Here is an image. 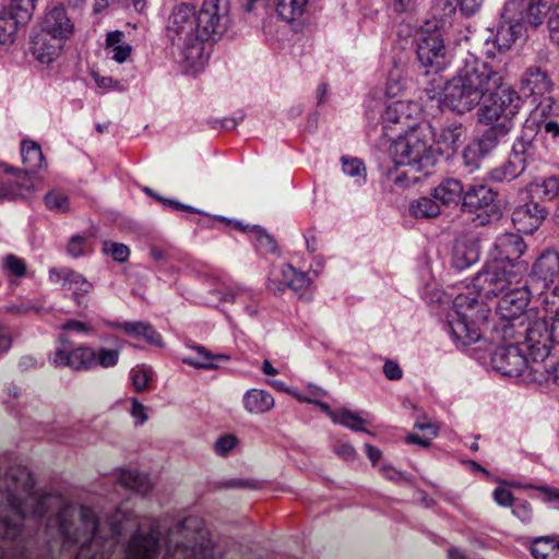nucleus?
<instances>
[{"mask_svg":"<svg viewBox=\"0 0 559 559\" xmlns=\"http://www.w3.org/2000/svg\"><path fill=\"white\" fill-rule=\"evenodd\" d=\"M508 345L498 346L491 354L492 368L506 377H521L525 372L531 381L536 382L532 370L533 356L516 341H509Z\"/></svg>","mask_w":559,"mask_h":559,"instance_id":"obj_13","label":"nucleus"},{"mask_svg":"<svg viewBox=\"0 0 559 559\" xmlns=\"http://www.w3.org/2000/svg\"><path fill=\"white\" fill-rule=\"evenodd\" d=\"M408 105L405 102L397 100L388 105L381 116L383 134L388 138L402 135L415 126H411V115L406 112Z\"/></svg>","mask_w":559,"mask_h":559,"instance_id":"obj_22","label":"nucleus"},{"mask_svg":"<svg viewBox=\"0 0 559 559\" xmlns=\"http://www.w3.org/2000/svg\"><path fill=\"white\" fill-rule=\"evenodd\" d=\"M510 155L520 160L525 169L539 158L537 129L534 126L523 127L520 135L513 142Z\"/></svg>","mask_w":559,"mask_h":559,"instance_id":"obj_23","label":"nucleus"},{"mask_svg":"<svg viewBox=\"0 0 559 559\" xmlns=\"http://www.w3.org/2000/svg\"><path fill=\"white\" fill-rule=\"evenodd\" d=\"M118 483L123 488L131 489L142 496L148 495L152 490L147 474L140 473L136 469H122L118 476Z\"/></svg>","mask_w":559,"mask_h":559,"instance_id":"obj_39","label":"nucleus"},{"mask_svg":"<svg viewBox=\"0 0 559 559\" xmlns=\"http://www.w3.org/2000/svg\"><path fill=\"white\" fill-rule=\"evenodd\" d=\"M166 554L174 559H215L214 545L202 531L195 533L193 542L179 543L174 548L168 545Z\"/></svg>","mask_w":559,"mask_h":559,"instance_id":"obj_21","label":"nucleus"},{"mask_svg":"<svg viewBox=\"0 0 559 559\" xmlns=\"http://www.w3.org/2000/svg\"><path fill=\"white\" fill-rule=\"evenodd\" d=\"M463 133V124L452 122L441 130L439 142H442L448 148L453 150L462 142Z\"/></svg>","mask_w":559,"mask_h":559,"instance_id":"obj_46","label":"nucleus"},{"mask_svg":"<svg viewBox=\"0 0 559 559\" xmlns=\"http://www.w3.org/2000/svg\"><path fill=\"white\" fill-rule=\"evenodd\" d=\"M237 443L238 439L234 435H224L216 440L214 450L218 455L226 456Z\"/></svg>","mask_w":559,"mask_h":559,"instance_id":"obj_57","label":"nucleus"},{"mask_svg":"<svg viewBox=\"0 0 559 559\" xmlns=\"http://www.w3.org/2000/svg\"><path fill=\"white\" fill-rule=\"evenodd\" d=\"M545 311L544 318L546 321H550L548 324V332L551 337V342L559 344V300L557 305H539Z\"/></svg>","mask_w":559,"mask_h":559,"instance_id":"obj_49","label":"nucleus"},{"mask_svg":"<svg viewBox=\"0 0 559 559\" xmlns=\"http://www.w3.org/2000/svg\"><path fill=\"white\" fill-rule=\"evenodd\" d=\"M461 211L474 215L475 226H487L502 216L497 191L483 183L466 187Z\"/></svg>","mask_w":559,"mask_h":559,"instance_id":"obj_12","label":"nucleus"},{"mask_svg":"<svg viewBox=\"0 0 559 559\" xmlns=\"http://www.w3.org/2000/svg\"><path fill=\"white\" fill-rule=\"evenodd\" d=\"M309 0H274L275 11L282 21L292 25L298 32V21L302 17Z\"/></svg>","mask_w":559,"mask_h":559,"instance_id":"obj_34","label":"nucleus"},{"mask_svg":"<svg viewBox=\"0 0 559 559\" xmlns=\"http://www.w3.org/2000/svg\"><path fill=\"white\" fill-rule=\"evenodd\" d=\"M195 352V356L183 357L182 362L185 365L194 367L197 369L215 370L218 368L216 361H228L229 356L224 354L214 355L207 348L202 345H195L192 347Z\"/></svg>","mask_w":559,"mask_h":559,"instance_id":"obj_36","label":"nucleus"},{"mask_svg":"<svg viewBox=\"0 0 559 559\" xmlns=\"http://www.w3.org/2000/svg\"><path fill=\"white\" fill-rule=\"evenodd\" d=\"M559 300V284L555 287H550L548 290H540L536 301L539 305H557Z\"/></svg>","mask_w":559,"mask_h":559,"instance_id":"obj_63","label":"nucleus"},{"mask_svg":"<svg viewBox=\"0 0 559 559\" xmlns=\"http://www.w3.org/2000/svg\"><path fill=\"white\" fill-rule=\"evenodd\" d=\"M337 425L344 426L353 431H366V420L359 416L358 413H354L346 407L340 408V416L336 420Z\"/></svg>","mask_w":559,"mask_h":559,"instance_id":"obj_47","label":"nucleus"},{"mask_svg":"<svg viewBox=\"0 0 559 559\" xmlns=\"http://www.w3.org/2000/svg\"><path fill=\"white\" fill-rule=\"evenodd\" d=\"M181 61L186 71L193 73L203 69L210 57V50L215 44V37H179Z\"/></svg>","mask_w":559,"mask_h":559,"instance_id":"obj_18","label":"nucleus"},{"mask_svg":"<svg viewBox=\"0 0 559 559\" xmlns=\"http://www.w3.org/2000/svg\"><path fill=\"white\" fill-rule=\"evenodd\" d=\"M415 428L425 432L424 436H418L416 433H409L406 436V443L408 444H417L423 448H428L431 444V440L437 437L438 429L431 423H416Z\"/></svg>","mask_w":559,"mask_h":559,"instance_id":"obj_45","label":"nucleus"},{"mask_svg":"<svg viewBox=\"0 0 559 559\" xmlns=\"http://www.w3.org/2000/svg\"><path fill=\"white\" fill-rule=\"evenodd\" d=\"M485 129L474 140L476 145L488 156L506 140L512 128L506 123H481Z\"/></svg>","mask_w":559,"mask_h":559,"instance_id":"obj_31","label":"nucleus"},{"mask_svg":"<svg viewBox=\"0 0 559 559\" xmlns=\"http://www.w3.org/2000/svg\"><path fill=\"white\" fill-rule=\"evenodd\" d=\"M85 240L86 239L80 235L72 236L67 246L68 254L72 258H80L84 255Z\"/></svg>","mask_w":559,"mask_h":559,"instance_id":"obj_61","label":"nucleus"},{"mask_svg":"<svg viewBox=\"0 0 559 559\" xmlns=\"http://www.w3.org/2000/svg\"><path fill=\"white\" fill-rule=\"evenodd\" d=\"M56 367H67L72 371H90L102 367L104 369L117 366V350L95 349L81 344L75 348H56L51 358Z\"/></svg>","mask_w":559,"mask_h":559,"instance_id":"obj_11","label":"nucleus"},{"mask_svg":"<svg viewBox=\"0 0 559 559\" xmlns=\"http://www.w3.org/2000/svg\"><path fill=\"white\" fill-rule=\"evenodd\" d=\"M160 532L151 526L147 532L135 530L124 548V559H157L160 554Z\"/></svg>","mask_w":559,"mask_h":559,"instance_id":"obj_16","label":"nucleus"},{"mask_svg":"<svg viewBox=\"0 0 559 559\" xmlns=\"http://www.w3.org/2000/svg\"><path fill=\"white\" fill-rule=\"evenodd\" d=\"M417 58L425 69L424 75L433 78L429 81L436 84L441 80L439 73L450 63L451 55L447 48L443 37H420L416 48Z\"/></svg>","mask_w":559,"mask_h":559,"instance_id":"obj_14","label":"nucleus"},{"mask_svg":"<svg viewBox=\"0 0 559 559\" xmlns=\"http://www.w3.org/2000/svg\"><path fill=\"white\" fill-rule=\"evenodd\" d=\"M411 216L416 219H431L440 216L443 212L441 205L433 197H419L409 203Z\"/></svg>","mask_w":559,"mask_h":559,"instance_id":"obj_38","label":"nucleus"},{"mask_svg":"<svg viewBox=\"0 0 559 559\" xmlns=\"http://www.w3.org/2000/svg\"><path fill=\"white\" fill-rule=\"evenodd\" d=\"M0 167L3 169V173L8 175H12L16 178V182H12L14 185L15 191L17 193L20 189H26L29 190L32 188L31 185L26 182V178L28 176V173L24 169L16 168L14 166H10L5 163L1 164Z\"/></svg>","mask_w":559,"mask_h":559,"instance_id":"obj_55","label":"nucleus"},{"mask_svg":"<svg viewBox=\"0 0 559 559\" xmlns=\"http://www.w3.org/2000/svg\"><path fill=\"white\" fill-rule=\"evenodd\" d=\"M105 50L116 62L123 63L131 56L132 46L122 40V37H106Z\"/></svg>","mask_w":559,"mask_h":559,"instance_id":"obj_43","label":"nucleus"},{"mask_svg":"<svg viewBox=\"0 0 559 559\" xmlns=\"http://www.w3.org/2000/svg\"><path fill=\"white\" fill-rule=\"evenodd\" d=\"M392 154L393 166L385 173L388 181L408 188L428 177L437 163L430 126L417 124L397 135Z\"/></svg>","mask_w":559,"mask_h":559,"instance_id":"obj_3","label":"nucleus"},{"mask_svg":"<svg viewBox=\"0 0 559 559\" xmlns=\"http://www.w3.org/2000/svg\"><path fill=\"white\" fill-rule=\"evenodd\" d=\"M511 507L513 515L521 520V522L528 523L533 519V509L528 501L515 500Z\"/></svg>","mask_w":559,"mask_h":559,"instance_id":"obj_56","label":"nucleus"},{"mask_svg":"<svg viewBox=\"0 0 559 559\" xmlns=\"http://www.w3.org/2000/svg\"><path fill=\"white\" fill-rule=\"evenodd\" d=\"M275 401L271 393L261 389H250L242 396V406L249 414L262 415L274 407Z\"/></svg>","mask_w":559,"mask_h":559,"instance_id":"obj_33","label":"nucleus"},{"mask_svg":"<svg viewBox=\"0 0 559 559\" xmlns=\"http://www.w3.org/2000/svg\"><path fill=\"white\" fill-rule=\"evenodd\" d=\"M510 341H516L533 356L532 370L537 384L559 386V358L550 353L547 345L551 337L545 318L533 322L521 321L515 326V337Z\"/></svg>","mask_w":559,"mask_h":559,"instance_id":"obj_6","label":"nucleus"},{"mask_svg":"<svg viewBox=\"0 0 559 559\" xmlns=\"http://www.w3.org/2000/svg\"><path fill=\"white\" fill-rule=\"evenodd\" d=\"M91 76L93 78L96 86L103 92H124L127 90L126 85L121 81L115 80L111 76H103L96 71H92Z\"/></svg>","mask_w":559,"mask_h":559,"instance_id":"obj_52","label":"nucleus"},{"mask_svg":"<svg viewBox=\"0 0 559 559\" xmlns=\"http://www.w3.org/2000/svg\"><path fill=\"white\" fill-rule=\"evenodd\" d=\"M66 37H31L29 50L43 64H49L60 56Z\"/></svg>","mask_w":559,"mask_h":559,"instance_id":"obj_28","label":"nucleus"},{"mask_svg":"<svg viewBox=\"0 0 559 559\" xmlns=\"http://www.w3.org/2000/svg\"><path fill=\"white\" fill-rule=\"evenodd\" d=\"M21 156L26 171L35 173L43 167L45 163L41 147L38 143L31 140H23L21 143Z\"/></svg>","mask_w":559,"mask_h":559,"instance_id":"obj_40","label":"nucleus"},{"mask_svg":"<svg viewBox=\"0 0 559 559\" xmlns=\"http://www.w3.org/2000/svg\"><path fill=\"white\" fill-rule=\"evenodd\" d=\"M548 209L534 200L516 206L512 212V223L519 233L534 234L548 216Z\"/></svg>","mask_w":559,"mask_h":559,"instance_id":"obj_20","label":"nucleus"},{"mask_svg":"<svg viewBox=\"0 0 559 559\" xmlns=\"http://www.w3.org/2000/svg\"><path fill=\"white\" fill-rule=\"evenodd\" d=\"M102 251L118 263L127 262L130 257V248L127 245L110 240L103 241Z\"/></svg>","mask_w":559,"mask_h":559,"instance_id":"obj_48","label":"nucleus"},{"mask_svg":"<svg viewBox=\"0 0 559 559\" xmlns=\"http://www.w3.org/2000/svg\"><path fill=\"white\" fill-rule=\"evenodd\" d=\"M31 17L32 12L11 1L8 8L0 11V35H16Z\"/></svg>","mask_w":559,"mask_h":559,"instance_id":"obj_29","label":"nucleus"},{"mask_svg":"<svg viewBox=\"0 0 559 559\" xmlns=\"http://www.w3.org/2000/svg\"><path fill=\"white\" fill-rule=\"evenodd\" d=\"M233 225V228L245 233H250L253 236V246L259 254H277L278 246L276 240L266 233V230L259 225H243L242 223L235 221L228 222Z\"/></svg>","mask_w":559,"mask_h":559,"instance_id":"obj_30","label":"nucleus"},{"mask_svg":"<svg viewBox=\"0 0 559 559\" xmlns=\"http://www.w3.org/2000/svg\"><path fill=\"white\" fill-rule=\"evenodd\" d=\"M483 104L478 108L477 116L479 123H506L513 128L512 119L519 112L523 100L519 93L502 84V80L497 87L487 92Z\"/></svg>","mask_w":559,"mask_h":559,"instance_id":"obj_10","label":"nucleus"},{"mask_svg":"<svg viewBox=\"0 0 559 559\" xmlns=\"http://www.w3.org/2000/svg\"><path fill=\"white\" fill-rule=\"evenodd\" d=\"M3 267L11 275L19 277V278L24 277L27 272V266H26L25 261L22 258L15 255V254H12V253L8 254L4 258Z\"/></svg>","mask_w":559,"mask_h":559,"instance_id":"obj_53","label":"nucleus"},{"mask_svg":"<svg viewBox=\"0 0 559 559\" xmlns=\"http://www.w3.org/2000/svg\"><path fill=\"white\" fill-rule=\"evenodd\" d=\"M487 155L473 141L462 152V165L467 174H473L480 168L481 162Z\"/></svg>","mask_w":559,"mask_h":559,"instance_id":"obj_44","label":"nucleus"},{"mask_svg":"<svg viewBox=\"0 0 559 559\" xmlns=\"http://www.w3.org/2000/svg\"><path fill=\"white\" fill-rule=\"evenodd\" d=\"M130 377L134 391L141 393L148 389V383L152 381V373L148 369L136 367L130 371Z\"/></svg>","mask_w":559,"mask_h":559,"instance_id":"obj_51","label":"nucleus"},{"mask_svg":"<svg viewBox=\"0 0 559 559\" xmlns=\"http://www.w3.org/2000/svg\"><path fill=\"white\" fill-rule=\"evenodd\" d=\"M528 277L540 284L542 290H548L559 278V251L552 247L543 249L532 263Z\"/></svg>","mask_w":559,"mask_h":559,"instance_id":"obj_17","label":"nucleus"},{"mask_svg":"<svg viewBox=\"0 0 559 559\" xmlns=\"http://www.w3.org/2000/svg\"><path fill=\"white\" fill-rule=\"evenodd\" d=\"M532 299V292L526 283L511 286L500 296L496 314L498 321L491 326V341H508L515 337V326L525 320V311Z\"/></svg>","mask_w":559,"mask_h":559,"instance_id":"obj_8","label":"nucleus"},{"mask_svg":"<svg viewBox=\"0 0 559 559\" xmlns=\"http://www.w3.org/2000/svg\"><path fill=\"white\" fill-rule=\"evenodd\" d=\"M524 171L523 164L510 155L507 162L489 171V179L493 182H510Z\"/></svg>","mask_w":559,"mask_h":559,"instance_id":"obj_41","label":"nucleus"},{"mask_svg":"<svg viewBox=\"0 0 559 559\" xmlns=\"http://www.w3.org/2000/svg\"><path fill=\"white\" fill-rule=\"evenodd\" d=\"M501 80V74L486 61L472 57L456 76L445 83L438 80L437 88L433 85L427 92L433 93L430 97L439 95L442 108L462 115L479 105L487 92L497 87Z\"/></svg>","mask_w":559,"mask_h":559,"instance_id":"obj_4","label":"nucleus"},{"mask_svg":"<svg viewBox=\"0 0 559 559\" xmlns=\"http://www.w3.org/2000/svg\"><path fill=\"white\" fill-rule=\"evenodd\" d=\"M516 38L518 37H487L483 46V52L487 58L495 59L509 51Z\"/></svg>","mask_w":559,"mask_h":559,"instance_id":"obj_42","label":"nucleus"},{"mask_svg":"<svg viewBox=\"0 0 559 559\" xmlns=\"http://www.w3.org/2000/svg\"><path fill=\"white\" fill-rule=\"evenodd\" d=\"M99 341L109 347H103L105 350H117V364L119 362L124 341L111 333H103L98 336Z\"/></svg>","mask_w":559,"mask_h":559,"instance_id":"obj_58","label":"nucleus"},{"mask_svg":"<svg viewBox=\"0 0 559 559\" xmlns=\"http://www.w3.org/2000/svg\"><path fill=\"white\" fill-rule=\"evenodd\" d=\"M103 324L110 329L122 330L128 336H141L150 345H154L156 347H164L163 337L160 333L157 332L156 329L147 322L132 321L121 323L112 320H103Z\"/></svg>","mask_w":559,"mask_h":559,"instance_id":"obj_27","label":"nucleus"},{"mask_svg":"<svg viewBox=\"0 0 559 559\" xmlns=\"http://www.w3.org/2000/svg\"><path fill=\"white\" fill-rule=\"evenodd\" d=\"M342 164V169L344 174L350 177L360 176V174L365 171V166L362 162L358 158L343 156Z\"/></svg>","mask_w":559,"mask_h":559,"instance_id":"obj_60","label":"nucleus"},{"mask_svg":"<svg viewBox=\"0 0 559 559\" xmlns=\"http://www.w3.org/2000/svg\"><path fill=\"white\" fill-rule=\"evenodd\" d=\"M534 192L543 201L555 202L554 221L559 226V174L545 177L536 182Z\"/></svg>","mask_w":559,"mask_h":559,"instance_id":"obj_35","label":"nucleus"},{"mask_svg":"<svg viewBox=\"0 0 559 559\" xmlns=\"http://www.w3.org/2000/svg\"><path fill=\"white\" fill-rule=\"evenodd\" d=\"M492 495L496 503L501 507H511L515 501L513 493L502 487H497Z\"/></svg>","mask_w":559,"mask_h":559,"instance_id":"obj_64","label":"nucleus"},{"mask_svg":"<svg viewBox=\"0 0 559 559\" xmlns=\"http://www.w3.org/2000/svg\"><path fill=\"white\" fill-rule=\"evenodd\" d=\"M44 203L48 210L60 213L68 212L70 207L69 198L56 191L47 192L44 197Z\"/></svg>","mask_w":559,"mask_h":559,"instance_id":"obj_50","label":"nucleus"},{"mask_svg":"<svg viewBox=\"0 0 559 559\" xmlns=\"http://www.w3.org/2000/svg\"><path fill=\"white\" fill-rule=\"evenodd\" d=\"M131 512L119 506L108 518L109 537L99 535V522L95 512L85 506L80 509V524L74 527L73 511L61 508L55 516L48 519V525H56L59 536L64 545L81 544L74 559H109L116 544L126 530V522Z\"/></svg>","mask_w":559,"mask_h":559,"instance_id":"obj_2","label":"nucleus"},{"mask_svg":"<svg viewBox=\"0 0 559 559\" xmlns=\"http://www.w3.org/2000/svg\"><path fill=\"white\" fill-rule=\"evenodd\" d=\"M41 31L46 35H72L74 23L62 3L52 7L45 13Z\"/></svg>","mask_w":559,"mask_h":559,"instance_id":"obj_26","label":"nucleus"},{"mask_svg":"<svg viewBox=\"0 0 559 559\" xmlns=\"http://www.w3.org/2000/svg\"><path fill=\"white\" fill-rule=\"evenodd\" d=\"M49 281L51 283L62 281V286L72 292L74 302L79 307H87L88 295L93 290V284L81 273L69 267H51L49 270Z\"/></svg>","mask_w":559,"mask_h":559,"instance_id":"obj_19","label":"nucleus"},{"mask_svg":"<svg viewBox=\"0 0 559 559\" xmlns=\"http://www.w3.org/2000/svg\"><path fill=\"white\" fill-rule=\"evenodd\" d=\"M552 2L554 0H530L525 10L521 11L515 0L506 2L496 35H501L504 31L512 36L522 35L523 32H538Z\"/></svg>","mask_w":559,"mask_h":559,"instance_id":"obj_9","label":"nucleus"},{"mask_svg":"<svg viewBox=\"0 0 559 559\" xmlns=\"http://www.w3.org/2000/svg\"><path fill=\"white\" fill-rule=\"evenodd\" d=\"M466 187L462 181L456 178H443L430 192L441 209H455L460 206L462 210V202L464 201Z\"/></svg>","mask_w":559,"mask_h":559,"instance_id":"obj_24","label":"nucleus"},{"mask_svg":"<svg viewBox=\"0 0 559 559\" xmlns=\"http://www.w3.org/2000/svg\"><path fill=\"white\" fill-rule=\"evenodd\" d=\"M523 281L522 270H511L499 261H487L472 280V286L459 294L447 313L443 329L456 346L466 347L481 340L489 328L490 308L483 299L498 298Z\"/></svg>","mask_w":559,"mask_h":559,"instance_id":"obj_1","label":"nucleus"},{"mask_svg":"<svg viewBox=\"0 0 559 559\" xmlns=\"http://www.w3.org/2000/svg\"><path fill=\"white\" fill-rule=\"evenodd\" d=\"M272 0H241L240 4L246 13L259 15L265 13Z\"/></svg>","mask_w":559,"mask_h":559,"instance_id":"obj_59","label":"nucleus"},{"mask_svg":"<svg viewBox=\"0 0 559 559\" xmlns=\"http://www.w3.org/2000/svg\"><path fill=\"white\" fill-rule=\"evenodd\" d=\"M480 258L479 242L475 239H456L451 254V264L457 271H464L478 262Z\"/></svg>","mask_w":559,"mask_h":559,"instance_id":"obj_25","label":"nucleus"},{"mask_svg":"<svg viewBox=\"0 0 559 559\" xmlns=\"http://www.w3.org/2000/svg\"><path fill=\"white\" fill-rule=\"evenodd\" d=\"M229 22L222 0H203L199 12L193 4L181 2L173 8L166 28L175 35H225Z\"/></svg>","mask_w":559,"mask_h":559,"instance_id":"obj_5","label":"nucleus"},{"mask_svg":"<svg viewBox=\"0 0 559 559\" xmlns=\"http://www.w3.org/2000/svg\"><path fill=\"white\" fill-rule=\"evenodd\" d=\"M448 25H450V22L443 17H433L432 20H427L420 26V35H443L449 32Z\"/></svg>","mask_w":559,"mask_h":559,"instance_id":"obj_54","label":"nucleus"},{"mask_svg":"<svg viewBox=\"0 0 559 559\" xmlns=\"http://www.w3.org/2000/svg\"><path fill=\"white\" fill-rule=\"evenodd\" d=\"M526 250L527 245L521 235L504 233L495 239L490 250V261H499L511 270H522L523 274L527 263L520 259Z\"/></svg>","mask_w":559,"mask_h":559,"instance_id":"obj_15","label":"nucleus"},{"mask_svg":"<svg viewBox=\"0 0 559 559\" xmlns=\"http://www.w3.org/2000/svg\"><path fill=\"white\" fill-rule=\"evenodd\" d=\"M48 499V495L21 498L11 490H0V539L16 540L25 519L41 521L49 511Z\"/></svg>","mask_w":559,"mask_h":559,"instance_id":"obj_7","label":"nucleus"},{"mask_svg":"<svg viewBox=\"0 0 559 559\" xmlns=\"http://www.w3.org/2000/svg\"><path fill=\"white\" fill-rule=\"evenodd\" d=\"M521 88L524 93L542 96L549 93L552 88V82L548 74L538 67L526 69L521 79Z\"/></svg>","mask_w":559,"mask_h":559,"instance_id":"obj_32","label":"nucleus"},{"mask_svg":"<svg viewBox=\"0 0 559 559\" xmlns=\"http://www.w3.org/2000/svg\"><path fill=\"white\" fill-rule=\"evenodd\" d=\"M62 332H76V333H83V334H91L93 333V328L82 321L70 319L67 320L61 325Z\"/></svg>","mask_w":559,"mask_h":559,"instance_id":"obj_62","label":"nucleus"},{"mask_svg":"<svg viewBox=\"0 0 559 559\" xmlns=\"http://www.w3.org/2000/svg\"><path fill=\"white\" fill-rule=\"evenodd\" d=\"M534 559H559V536H539L532 539L530 547Z\"/></svg>","mask_w":559,"mask_h":559,"instance_id":"obj_37","label":"nucleus"}]
</instances>
